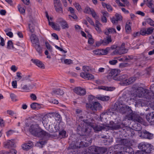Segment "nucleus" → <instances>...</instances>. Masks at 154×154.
<instances>
[{
  "label": "nucleus",
  "mask_w": 154,
  "mask_h": 154,
  "mask_svg": "<svg viewBox=\"0 0 154 154\" xmlns=\"http://www.w3.org/2000/svg\"><path fill=\"white\" fill-rule=\"evenodd\" d=\"M78 117L77 123L79 124L77 128V132L80 135L89 136L92 128L95 132L100 131L102 130H105L106 129V126L93 124L88 120L84 119L82 116Z\"/></svg>",
  "instance_id": "f257e3e1"
},
{
  "label": "nucleus",
  "mask_w": 154,
  "mask_h": 154,
  "mask_svg": "<svg viewBox=\"0 0 154 154\" xmlns=\"http://www.w3.org/2000/svg\"><path fill=\"white\" fill-rule=\"evenodd\" d=\"M151 91L147 89H144L142 87L137 88L135 92L137 97L141 98L137 100H135V103L137 104L140 105L142 106H145L150 101L151 99L154 98V84H152L150 87ZM136 99V98L135 99Z\"/></svg>",
  "instance_id": "f03ea898"
},
{
  "label": "nucleus",
  "mask_w": 154,
  "mask_h": 154,
  "mask_svg": "<svg viewBox=\"0 0 154 154\" xmlns=\"http://www.w3.org/2000/svg\"><path fill=\"white\" fill-rule=\"evenodd\" d=\"M118 110L119 112L122 114H127L126 117L128 120L137 122L141 124L143 122V120L140 116L137 114L132 112V110L129 106L125 105L119 106Z\"/></svg>",
  "instance_id": "7ed1b4c3"
},
{
  "label": "nucleus",
  "mask_w": 154,
  "mask_h": 154,
  "mask_svg": "<svg viewBox=\"0 0 154 154\" xmlns=\"http://www.w3.org/2000/svg\"><path fill=\"white\" fill-rule=\"evenodd\" d=\"M84 140L86 142H75L72 141V143L70 144L69 148L71 149H75L80 148L81 146L86 147L89 146L92 142L91 138L89 137L84 138Z\"/></svg>",
  "instance_id": "20e7f679"
},
{
  "label": "nucleus",
  "mask_w": 154,
  "mask_h": 154,
  "mask_svg": "<svg viewBox=\"0 0 154 154\" xmlns=\"http://www.w3.org/2000/svg\"><path fill=\"white\" fill-rule=\"evenodd\" d=\"M111 49H114L112 52L114 55H121L127 52V50L125 48V44L122 43L120 47L116 45H113L111 46Z\"/></svg>",
  "instance_id": "39448f33"
},
{
  "label": "nucleus",
  "mask_w": 154,
  "mask_h": 154,
  "mask_svg": "<svg viewBox=\"0 0 154 154\" xmlns=\"http://www.w3.org/2000/svg\"><path fill=\"white\" fill-rule=\"evenodd\" d=\"M35 134H33V135L38 137L43 138L45 139H48L51 136V134L48 133L43 130L41 128L39 125L35 131Z\"/></svg>",
  "instance_id": "423d86ee"
},
{
  "label": "nucleus",
  "mask_w": 154,
  "mask_h": 154,
  "mask_svg": "<svg viewBox=\"0 0 154 154\" xmlns=\"http://www.w3.org/2000/svg\"><path fill=\"white\" fill-rule=\"evenodd\" d=\"M138 147L142 150L141 151L150 152L153 149V146L150 144L142 142L139 144Z\"/></svg>",
  "instance_id": "0eeeda50"
},
{
  "label": "nucleus",
  "mask_w": 154,
  "mask_h": 154,
  "mask_svg": "<svg viewBox=\"0 0 154 154\" xmlns=\"http://www.w3.org/2000/svg\"><path fill=\"white\" fill-rule=\"evenodd\" d=\"M110 49L109 48H107L103 49H96L93 51V52L94 55H105L107 54Z\"/></svg>",
  "instance_id": "6e6552de"
},
{
  "label": "nucleus",
  "mask_w": 154,
  "mask_h": 154,
  "mask_svg": "<svg viewBox=\"0 0 154 154\" xmlns=\"http://www.w3.org/2000/svg\"><path fill=\"white\" fill-rule=\"evenodd\" d=\"M3 146L5 148L11 149L14 146L15 143L12 139L7 140L3 143Z\"/></svg>",
  "instance_id": "1a4fd4ad"
},
{
  "label": "nucleus",
  "mask_w": 154,
  "mask_h": 154,
  "mask_svg": "<svg viewBox=\"0 0 154 154\" xmlns=\"http://www.w3.org/2000/svg\"><path fill=\"white\" fill-rule=\"evenodd\" d=\"M121 150L120 153L122 154H130L132 153H134L133 149L131 147L128 146L121 147Z\"/></svg>",
  "instance_id": "9d476101"
},
{
  "label": "nucleus",
  "mask_w": 154,
  "mask_h": 154,
  "mask_svg": "<svg viewBox=\"0 0 154 154\" xmlns=\"http://www.w3.org/2000/svg\"><path fill=\"white\" fill-rule=\"evenodd\" d=\"M106 127L109 128V129L114 130L120 128L121 126L119 124L115 123L111 121L109 124L106 126Z\"/></svg>",
  "instance_id": "9b49d317"
},
{
  "label": "nucleus",
  "mask_w": 154,
  "mask_h": 154,
  "mask_svg": "<svg viewBox=\"0 0 154 154\" xmlns=\"http://www.w3.org/2000/svg\"><path fill=\"white\" fill-rule=\"evenodd\" d=\"M140 136L142 138L151 139L153 138V135L146 131H145L141 132Z\"/></svg>",
  "instance_id": "f8f14e48"
},
{
  "label": "nucleus",
  "mask_w": 154,
  "mask_h": 154,
  "mask_svg": "<svg viewBox=\"0 0 154 154\" xmlns=\"http://www.w3.org/2000/svg\"><path fill=\"white\" fill-rule=\"evenodd\" d=\"M74 92L78 95H84L86 94V90L85 89L80 87H77L74 89Z\"/></svg>",
  "instance_id": "ddd939ff"
},
{
  "label": "nucleus",
  "mask_w": 154,
  "mask_h": 154,
  "mask_svg": "<svg viewBox=\"0 0 154 154\" xmlns=\"http://www.w3.org/2000/svg\"><path fill=\"white\" fill-rule=\"evenodd\" d=\"M146 118L151 125H154V111L148 113L146 115Z\"/></svg>",
  "instance_id": "4468645a"
},
{
  "label": "nucleus",
  "mask_w": 154,
  "mask_h": 154,
  "mask_svg": "<svg viewBox=\"0 0 154 154\" xmlns=\"http://www.w3.org/2000/svg\"><path fill=\"white\" fill-rule=\"evenodd\" d=\"M34 87L33 84L28 85L21 84L20 89V91H26L32 89Z\"/></svg>",
  "instance_id": "2eb2a0df"
},
{
  "label": "nucleus",
  "mask_w": 154,
  "mask_h": 154,
  "mask_svg": "<svg viewBox=\"0 0 154 154\" xmlns=\"http://www.w3.org/2000/svg\"><path fill=\"white\" fill-rule=\"evenodd\" d=\"M80 75L82 78L88 80L94 79V78L93 75L87 72H82L80 73Z\"/></svg>",
  "instance_id": "dca6fc26"
},
{
  "label": "nucleus",
  "mask_w": 154,
  "mask_h": 154,
  "mask_svg": "<svg viewBox=\"0 0 154 154\" xmlns=\"http://www.w3.org/2000/svg\"><path fill=\"white\" fill-rule=\"evenodd\" d=\"M49 131L50 132H56L58 131L60 129V127L58 123H54L52 127V125H49Z\"/></svg>",
  "instance_id": "f3484780"
},
{
  "label": "nucleus",
  "mask_w": 154,
  "mask_h": 154,
  "mask_svg": "<svg viewBox=\"0 0 154 154\" xmlns=\"http://www.w3.org/2000/svg\"><path fill=\"white\" fill-rule=\"evenodd\" d=\"M120 72V71L117 69H114L112 70L109 73V75L112 77L113 79L114 80V78H118Z\"/></svg>",
  "instance_id": "a211bd4d"
},
{
  "label": "nucleus",
  "mask_w": 154,
  "mask_h": 154,
  "mask_svg": "<svg viewBox=\"0 0 154 154\" xmlns=\"http://www.w3.org/2000/svg\"><path fill=\"white\" fill-rule=\"evenodd\" d=\"M122 16L118 14H116L115 16L111 18V20L112 23L113 24H116L119 21L122 20Z\"/></svg>",
  "instance_id": "6ab92c4d"
},
{
  "label": "nucleus",
  "mask_w": 154,
  "mask_h": 154,
  "mask_svg": "<svg viewBox=\"0 0 154 154\" xmlns=\"http://www.w3.org/2000/svg\"><path fill=\"white\" fill-rule=\"evenodd\" d=\"M30 39L32 46L39 43L38 38L34 34L31 35L30 36Z\"/></svg>",
  "instance_id": "aec40b11"
},
{
  "label": "nucleus",
  "mask_w": 154,
  "mask_h": 154,
  "mask_svg": "<svg viewBox=\"0 0 154 154\" xmlns=\"http://www.w3.org/2000/svg\"><path fill=\"white\" fill-rule=\"evenodd\" d=\"M128 76L126 74L122 75L119 76L118 78H114V80L116 81H120L122 82V83L125 85V82H126Z\"/></svg>",
  "instance_id": "412c9836"
},
{
  "label": "nucleus",
  "mask_w": 154,
  "mask_h": 154,
  "mask_svg": "<svg viewBox=\"0 0 154 154\" xmlns=\"http://www.w3.org/2000/svg\"><path fill=\"white\" fill-rule=\"evenodd\" d=\"M116 141L119 144L123 145L124 146H128V140L127 139L117 138L116 139Z\"/></svg>",
  "instance_id": "4be33fe9"
},
{
  "label": "nucleus",
  "mask_w": 154,
  "mask_h": 154,
  "mask_svg": "<svg viewBox=\"0 0 154 154\" xmlns=\"http://www.w3.org/2000/svg\"><path fill=\"white\" fill-rule=\"evenodd\" d=\"M32 62L35 63L38 67L44 69L45 68V65L42 62L39 60L37 59H32Z\"/></svg>",
  "instance_id": "5701e85b"
},
{
  "label": "nucleus",
  "mask_w": 154,
  "mask_h": 154,
  "mask_svg": "<svg viewBox=\"0 0 154 154\" xmlns=\"http://www.w3.org/2000/svg\"><path fill=\"white\" fill-rule=\"evenodd\" d=\"M33 144L32 142H29L23 144L22 146V148L23 149L27 151L32 148Z\"/></svg>",
  "instance_id": "b1692460"
},
{
  "label": "nucleus",
  "mask_w": 154,
  "mask_h": 154,
  "mask_svg": "<svg viewBox=\"0 0 154 154\" xmlns=\"http://www.w3.org/2000/svg\"><path fill=\"white\" fill-rule=\"evenodd\" d=\"M38 126V124L32 125H31L29 128V131L33 135V134H36L35 131L36 130H37V128Z\"/></svg>",
  "instance_id": "393cba45"
},
{
  "label": "nucleus",
  "mask_w": 154,
  "mask_h": 154,
  "mask_svg": "<svg viewBox=\"0 0 154 154\" xmlns=\"http://www.w3.org/2000/svg\"><path fill=\"white\" fill-rule=\"evenodd\" d=\"M153 29H141V35H144L151 34L153 32Z\"/></svg>",
  "instance_id": "a878e982"
},
{
  "label": "nucleus",
  "mask_w": 154,
  "mask_h": 154,
  "mask_svg": "<svg viewBox=\"0 0 154 154\" xmlns=\"http://www.w3.org/2000/svg\"><path fill=\"white\" fill-rule=\"evenodd\" d=\"M98 88L99 89H102L107 91H112L115 89V88L113 87H107L104 86H99Z\"/></svg>",
  "instance_id": "bb28decb"
},
{
  "label": "nucleus",
  "mask_w": 154,
  "mask_h": 154,
  "mask_svg": "<svg viewBox=\"0 0 154 154\" xmlns=\"http://www.w3.org/2000/svg\"><path fill=\"white\" fill-rule=\"evenodd\" d=\"M112 42V40L110 36H108L106 38H105L103 40H101V42L102 43L103 45H107L110 42Z\"/></svg>",
  "instance_id": "cd10ccee"
},
{
  "label": "nucleus",
  "mask_w": 154,
  "mask_h": 154,
  "mask_svg": "<svg viewBox=\"0 0 154 154\" xmlns=\"http://www.w3.org/2000/svg\"><path fill=\"white\" fill-rule=\"evenodd\" d=\"M64 93L63 91L60 89H56L53 91L52 94H53L62 95Z\"/></svg>",
  "instance_id": "c85d7f7f"
},
{
  "label": "nucleus",
  "mask_w": 154,
  "mask_h": 154,
  "mask_svg": "<svg viewBox=\"0 0 154 154\" xmlns=\"http://www.w3.org/2000/svg\"><path fill=\"white\" fill-rule=\"evenodd\" d=\"M136 78L135 77H131L128 79L127 78L126 82H125V85H129L133 83L136 80Z\"/></svg>",
  "instance_id": "c756f323"
},
{
  "label": "nucleus",
  "mask_w": 154,
  "mask_h": 154,
  "mask_svg": "<svg viewBox=\"0 0 154 154\" xmlns=\"http://www.w3.org/2000/svg\"><path fill=\"white\" fill-rule=\"evenodd\" d=\"M32 46L35 48L36 51L39 54H40L42 53V48L40 46L39 43L36 45H34Z\"/></svg>",
  "instance_id": "7c9ffc66"
},
{
  "label": "nucleus",
  "mask_w": 154,
  "mask_h": 154,
  "mask_svg": "<svg viewBox=\"0 0 154 154\" xmlns=\"http://www.w3.org/2000/svg\"><path fill=\"white\" fill-rule=\"evenodd\" d=\"M31 108L33 109H38L40 108L39 104L36 103H32L30 105Z\"/></svg>",
  "instance_id": "2f4dec72"
},
{
  "label": "nucleus",
  "mask_w": 154,
  "mask_h": 154,
  "mask_svg": "<svg viewBox=\"0 0 154 154\" xmlns=\"http://www.w3.org/2000/svg\"><path fill=\"white\" fill-rule=\"evenodd\" d=\"M61 21H59L61 23V26L63 28H69V26L67 22L64 20L60 19Z\"/></svg>",
  "instance_id": "473e14b6"
},
{
  "label": "nucleus",
  "mask_w": 154,
  "mask_h": 154,
  "mask_svg": "<svg viewBox=\"0 0 154 154\" xmlns=\"http://www.w3.org/2000/svg\"><path fill=\"white\" fill-rule=\"evenodd\" d=\"M101 106L100 104L98 102H94L93 105V110H96L98 108H100Z\"/></svg>",
  "instance_id": "72a5a7b5"
},
{
  "label": "nucleus",
  "mask_w": 154,
  "mask_h": 154,
  "mask_svg": "<svg viewBox=\"0 0 154 154\" xmlns=\"http://www.w3.org/2000/svg\"><path fill=\"white\" fill-rule=\"evenodd\" d=\"M49 122L48 117L47 115H45L42 118V123L44 125H46Z\"/></svg>",
  "instance_id": "f704fd0d"
},
{
  "label": "nucleus",
  "mask_w": 154,
  "mask_h": 154,
  "mask_svg": "<svg viewBox=\"0 0 154 154\" xmlns=\"http://www.w3.org/2000/svg\"><path fill=\"white\" fill-rule=\"evenodd\" d=\"M18 10L20 13L24 14L25 12V9L23 7V5L19 4L18 6Z\"/></svg>",
  "instance_id": "c9c22d12"
},
{
  "label": "nucleus",
  "mask_w": 154,
  "mask_h": 154,
  "mask_svg": "<svg viewBox=\"0 0 154 154\" xmlns=\"http://www.w3.org/2000/svg\"><path fill=\"white\" fill-rule=\"evenodd\" d=\"M98 99L103 101H107L109 100V97L108 96H100L97 97Z\"/></svg>",
  "instance_id": "e433bc0d"
},
{
  "label": "nucleus",
  "mask_w": 154,
  "mask_h": 154,
  "mask_svg": "<svg viewBox=\"0 0 154 154\" xmlns=\"http://www.w3.org/2000/svg\"><path fill=\"white\" fill-rule=\"evenodd\" d=\"M88 38V43L89 44L92 45L94 42V39L92 38L91 35L90 34H88L87 35Z\"/></svg>",
  "instance_id": "4c0bfd02"
},
{
  "label": "nucleus",
  "mask_w": 154,
  "mask_h": 154,
  "mask_svg": "<svg viewBox=\"0 0 154 154\" xmlns=\"http://www.w3.org/2000/svg\"><path fill=\"white\" fill-rule=\"evenodd\" d=\"M53 115L55 118L56 120L58 121H60L61 120V117L59 113L55 112L53 113Z\"/></svg>",
  "instance_id": "58836bf2"
},
{
  "label": "nucleus",
  "mask_w": 154,
  "mask_h": 154,
  "mask_svg": "<svg viewBox=\"0 0 154 154\" xmlns=\"http://www.w3.org/2000/svg\"><path fill=\"white\" fill-rule=\"evenodd\" d=\"M147 5L150 8H152L154 7V5L153 4L152 0H147Z\"/></svg>",
  "instance_id": "ea45409f"
},
{
  "label": "nucleus",
  "mask_w": 154,
  "mask_h": 154,
  "mask_svg": "<svg viewBox=\"0 0 154 154\" xmlns=\"http://www.w3.org/2000/svg\"><path fill=\"white\" fill-rule=\"evenodd\" d=\"M74 5L79 11L81 12L82 11V9L80 5L78 3L75 2L74 4Z\"/></svg>",
  "instance_id": "a19ab883"
},
{
  "label": "nucleus",
  "mask_w": 154,
  "mask_h": 154,
  "mask_svg": "<svg viewBox=\"0 0 154 154\" xmlns=\"http://www.w3.org/2000/svg\"><path fill=\"white\" fill-rule=\"evenodd\" d=\"M82 69L84 72H86L91 70V68L88 66H85L82 67Z\"/></svg>",
  "instance_id": "79ce46f5"
},
{
  "label": "nucleus",
  "mask_w": 154,
  "mask_h": 154,
  "mask_svg": "<svg viewBox=\"0 0 154 154\" xmlns=\"http://www.w3.org/2000/svg\"><path fill=\"white\" fill-rule=\"evenodd\" d=\"M45 44L47 48L49 50V51L50 52H52V47L51 45L47 42H46Z\"/></svg>",
  "instance_id": "37998d69"
},
{
  "label": "nucleus",
  "mask_w": 154,
  "mask_h": 154,
  "mask_svg": "<svg viewBox=\"0 0 154 154\" xmlns=\"http://www.w3.org/2000/svg\"><path fill=\"white\" fill-rule=\"evenodd\" d=\"M56 11L58 12L61 13L62 12V8L61 7V5L57 6L54 7Z\"/></svg>",
  "instance_id": "c03bdc74"
},
{
  "label": "nucleus",
  "mask_w": 154,
  "mask_h": 154,
  "mask_svg": "<svg viewBox=\"0 0 154 154\" xmlns=\"http://www.w3.org/2000/svg\"><path fill=\"white\" fill-rule=\"evenodd\" d=\"M7 48L10 49L11 48H14L13 43L11 40L9 41L8 42Z\"/></svg>",
  "instance_id": "a18cd8bd"
},
{
  "label": "nucleus",
  "mask_w": 154,
  "mask_h": 154,
  "mask_svg": "<svg viewBox=\"0 0 154 154\" xmlns=\"http://www.w3.org/2000/svg\"><path fill=\"white\" fill-rule=\"evenodd\" d=\"M129 58L126 56H121L119 58V60L121 61H128Z\"/></svg>",
  "instance_id": "49530a36"
},
{
  "label": "nucleus",
  "mask_w": 154,
  "mask_h": 154,
  "mask_svg": "<svg viewBox=\"0 0 154 154\" xmlns=\"http://www.w3.org/2000/svg\"><path fill=\"white\" fill-rule=\"evenodd\" d=\"M54 6H57L61 5L60 0H54Z\"/></svg>",
  "instance_id": "de8ad7c7"
},
{
  "label": "nucleus",
  "mask_w": 154,
  "mask_h": 154,
  "mask_svg": "<svg viewBox=\"0 0 154 154\" xmlns=\"http://www.w3.org/2000/svg\"><path fill=\"white\" fill-rule=\"evenodd\" d=\"M146 22L151 26L154 27V21L150 18H148L146 20Z\"/></svg>",
  "instance_id": "09e8293b"
},
{
  "label": "nucleus",
  "mask_w": 154,
  "mask_h": 154,
  "mask_svg": "<svg viewBox=\"0 0 154 154\" xmlns=\"http://www.w3.org/2000/svg\"><path fill=\"white\" fill-rule=\"evenodd\" d=\"M49 25L51 26L52 28L56 29L57 28V26L54 23L52 22L48 21Z\"/></svg>",
  "instance_id": "8fccbe9b"
},
{
  "label": "nucleus",
  "mask_w": 154,
  "mask_h": 154,
  "mask_svg": "<svg viewBox=\"0 0 154 154\" xmlns=\"http://www.w3.org/2000/svg\"><path fill=\"white\" fill-rule=\"evenodd\" d=\"M59 134L61 137H66V131L64 130H62L60 131Z\"/></svg>",
  "instance_id": "3c124183"
},
{
  "label": "nucleus",
  "mask_w": 154,
  "mask_h": 154,
  "mask_svg": "<svg viewBox=\"0 0 154 154\" xmlns=\"http://www.w3.org/2000/svg\"><path fill=\"white\" fill-rule=\"evenodd\" d=\"M131 23L129 20L126 23L125 29H131Z\"/></svg>",
  "instance_id": "603ef678"
},
{
  "label": "nucleus",
  "mask_w": 154,
  "mask_h": 154,
  "mask_svg": "<svg viewBox=\"0 0 154 154\" xmlns=\"http://www.w3.org/2000/svg\"><path fill=\"white\" fill-rule=\"evenodd\" d=\"M107 31H105L104 33L106 35H108L109 33L112 32H116V29H107Z\"/></svg>",
  "instance_id": "864d4df0"
},
{
  "label": "nucleus",
  "mask_w": 154,
  "mask_h": 154,
  "mask_svg": "<svg viewBox=\"0 0 154 154\" xmlns=\"http://www.w3.org/2000/svg\"><path fill=\"white\" fill-rule=\"evenodd\" d=\"M64 63L65 64H70L72 63V61L70 59H66L64 60Z\"/></svg>",
  "instance_id": "5fc2aeb1"
},
{
  "label": "nucleus",
  "mask_w": 154,
  "mask_h": 154,
  "mask_svg": "<svg viewBox=\"0 0 154 154\" xmlns=\"http://www.w3.org/2000/svg\"><path fill=\"white\" fill-rule=\"evenodd\" d=\"M8 29H5V31L6 33V34L7 35L9 36L10 38H12L13 36V34L12 32H8Z\"/></svg>",
  "instance_id": "6e6d98bb"
},
{
  "label": "nucleus",
  "mask_w": 154,
  "mask_h": 154,
  "mask_svg": "<svg viewBox=\"0 0 154 154\" xmlns=\"http://www.w3.org/2000/svg\"><path fill=\"white\" fill-rule=\"evenodd\" d=\"M107 151V149L105 148L100 147V154H103L106 152Z\"/></svg>",
  "instance_id": "4d7b16f0"
},
{
  "label": "nucleus",
  "mask_w": 154,
  "mask_h": 154,
  "mask_svg": "<svg viewBox=\"0 0 154 154\" xmlns=\"http://www.w3.org/2000/svg\"><path fill=\"white\" fill-rule=\"evenodd\" d=\"M91 11L89 7H86L84 10V12L85 13L89 14Z\"/></svg>",
  "instance_id": "13d9d810"
},
{
  "label": "nucleus",
  "mask_w": 154,
  "mask_h": 154,
  "mask_svg": "<svg viewBox=\"0 0 154 154\" xmlns=\"http://www.w3.org/2000/svg\"><path fill=\"white\" fill-rule=\"evenodd\" d=\"M91 14L93 17L95 19H97L98 18V16L94 10H92L91 12Z\"/></svg>",
  "instance_id": "bf43d9fd"
},
{
  "label": "nucleus",
  "mask_w": 154,
  "mask_h": 154,
  "mask_svg": "<svg viewBox=\"0 0 154 154\" xmlns=\"http://www.w3.org/2000/svg\"><path fill=\"white\" fill-rule=\"evenodd\" d=\"M14 132V131L13 130H10L6 132V135L7 136L9 137Z\"/></svg>",
  "instance_id": "052dcab7"
},
{
  "label": "nucleus",
  "mask_w": 154,
  "mask_h": 154,
  "mask_svg": "<svg viewBox=\"0 0 154 154\" xmlns=\"http://www.w3.org/2000/svg\"><path fill=\"white\" fill-rule=\"evenodd\" d=\"M113 113V112H112L109 110H108L106 112H105L104 114H102L100 115V117H101L102 116H105V115H112Z\"/></svg>",
  "instance_id": "680f3d73"
},
{
  "label": "nucleus",
  "mask_w": 154,
  "mask_h": 154,
  "mask_svg": "<svg viewBox=\"0 0 154 154\" xmlns=\"http://www.w3.org/2000/svg\"><path fill=\"white\" fill-rule=\"evenodd\" d=\"M118 62V61L117 60H112L109 61V63L112 65H115L116 63H117Z\"/></svg>",
  "instance_id": "e2e57ef3"
},
{
  "label": "nucleus",
  "mask_w": 154,
  "mask_h": 154,
  "mask_svg": "<svg viewBox=\"0 0 154 154\" xmlns=\"http://www.w3.org/2000/svg\"><path fill=\"white\" fill-rule=\"evenodd\" d=\"M7 113L11 116H14L16 113L13 111L11 110H8L7 111Z\"/></svg>",
  "instance_id": "0e129e2a"
},
{
  "label": "nucleus",
  "mask_w": 154,
  "mask_h": 154,
  "mask_svg": "<svg viewBox=\"0 0 154 154\" xmlns=\"http://www.w3.org/2000/svg\"><path fill=\"white\" fill-rule=\"evenodd\" d=\"M17 77V79H18V80H20L22 78V77L21 76V73L20 72H17L16 73Z\"/></svg>",
  "instance_id": "69168bd1"
},
{
  "label": "nucleus",
  "mask_w": 154,
  "mask_h": 154,
  "mask_svg": "<svg viewBox=\"0 0 154 154\" xmlns=\"http://www.w3.org/2000/svg\"><path fill=\"white\" fill-rule=\"evenodd\" d=\"M8 152H9V154H16L17 153V151L14 149H11Z\"/></svg>",
  "instance_id": "338daca9"
},
{
  "label": "nucleus",
  "mask_w": 154,
  "mask_h": 154,
  "mask_svg": "<svg viewBox=\"0 0 154 154\" xmlns=\"http://www.w3.org/2000/svg\"><path fill=\"white\" fill-rule=\"evenodd\" d=\"M149 153L147 152H143V151H138L136 152L135 154H149Z\"/></svg>",
  "instance_id": "774afa93"
}]
</instances>
